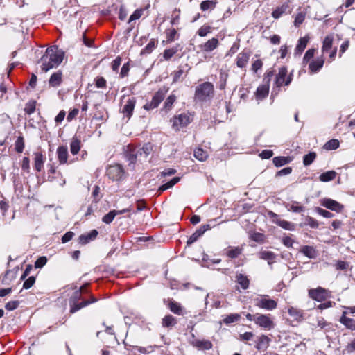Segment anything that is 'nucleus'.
Instances as JSON below:
<instances>
[{
    "mask_svg": "<svg viewBox=\"0 0 355 355\" xmlns=\"http://www.w3.org/2000/svg\"><path fill=\"white\" fill-rule=\"evenodd\" d=\"M64 55V51L57 46L48 48L40 59L42 70L47 72L49 70L57 67L62 62Z\"/></svg>",
    "mask_w": 355,
    "mask_h": 355,
    "instance_id": "1",
    "label": "nucleus"
},
{
    "mask_svg": "<svg viewBox=\"0 0 355 355\" xmlns=\"http://www.w3.org/2000/svg\"><path fill=\"white\" fill-rule=\"evenodd\" d=\"M85 289V286H81L79 290L76 291L72 296L69 299V306H70V313H74L75 312L78 311L80 309L89 305V304L92 302H95L96 300L92 297V300H83L81 302H79L78 301L82 297V293L83 292Z\"/></svg>",
    "mask_w": 355,
    "mask_h": 355,
    "instance_id": "2",
    "label": "nucleus"
},
{
    "mask_svg": "<svg viewBox=\"0 0 355 355\" xmlns=\"http://www.w3.org/2000/svg\"><path fill=\"white\" fill-rule=\"evenodd\" d=\"M214 87L210 82L203 83L196 87L195 98L199 101H206L214 96Z\"/></svg>",
    "mask_w": 355,
    "mask_h": 355,
    "instance_id": "3",
    "label": "nucleus"
},
{
    "mask_svg": "<svg viewBox=\"0 0 355 355\" xmlns=\"http://www.w3.org/2000/svg\"><path fill=\"white\" fill-rule=\"evenodd\" d=\"M171 121L173 122V128L175 131H179L180 128L187 126L191 122V118L189 114L182 113L173 116Z\"/></svg>",
    "mask_w": 355,
    "mask_h": 355,
    "instance_id": "4",
    "label": "nucleus"
},
{
    "mask_svg": "<svg viewBox=\"0 0 355 355\" xmlns=\"http://www.w3.org/2000/svg\"><path fill=\"white\" fill-rule=\"evenodd\" d=\"M292 81V73L287 76V69L285 67H282L279 69V72L276 76L275 85L277 87H280L282 85L288 86Z\"/></svg>",
    "mask_w": 355,
    "mask_h": 355,
    "instance_id": "5",
    "label": "nucleus"
},
{
    "mask_svg": "<svg viewBox=\"0 0 355 355\" xmlns=\"http://www.w3.org/2000/svg\"><path fill=\"white\" fill-rule=\"evenodd\" d=\"M107 175L112 180H121L124 176L125 171L120 164L110 165L107 168Z\"/></svg>",
    "mask_w": 355,
    "mask_h": 355,
    "instance_id": "6",
    "label": "nucleus"
},
{
    "mask_svg": "<svg viewBox=\"0 0 355 355\" xmlns=\"http://www.w3.org/2000/svg\"><path fill=\"white\" fill-rule=\"evenodd\" d=\"M309 295L314 300L322 302L331 297V293L327 289L318 287L315 289H310Z\"/></svg>",
    "mask_w": 355,
    "mask_h": 355,
    "instance_id": "7",
    "label": "nucleus"
},
{
    "mask_svg": "<svg viewBox=\"0 0 355 355\" xmlns=\"http://www.w3.org/2000/svg\"><path fill=\"white\" fill-rule=\"evenodd\" d=\"M255 323L260 327L268 330H270L275 327V323L269 315L257 313Z\"/></svg>",
    "mask_w": 355,
    "mask_h": 355,
    "instance_id": "8",
    "label": "nucleus"
},
{
    "mask_svg": "<svg viewBox=\"0 0 355 355\" xmlns=\"http://www.w3.org/2000/svg\"><path fill=\"white\" fill-rule=\"evenodd\" d=\"M255 305L259 308L271 311L277 308V303L275 300L269 299L268 295H263L261 298L255 300Z\"/></svg>",
    "mask_w": 355,
    "mask_h": 355,
    "instance_id": "9",
    "label": "nucleus"
},
{
    "mask_svg": "<svg viewBox=\"0 0 355 355\" xmlns=\"http://www.w3.org/2000/svg\"><path fill=\"white\" fill-rule=\"evenodd\" d=\"M165 96V92L159 89L153 96L152 101L144 105V108L146 110H150L156 108L162 101Z\"/></svg>",
    "mask_w": 355,
    "mask_h": 355,
    "instance_id": "10",
    "label": "nucleus"
},
{
    "mask_svg": "<svg viewBox=\"0 0 355 355\" xmlns=\"http://www.w3.org/2000/svg\"><path fill=\"white\" fill-rule=\"evenodd\" d=\"M290 1H285L282 6L277 7L272 12V16L275 19H279L284 14H290L291 12Z\"/></svg>",
    "mask_w": 355,
    "mask_h": 355,
    "instance_id": "11",
    "label": "nucleus"
},
{
    "mask_svg": "<svg viewBox=\"0 0 355 355\" xmlns=\"http://www.w3.org/2000/svg\"><path fill=\"white\" fill-rule=\"evenodd\" d=\"M135 148L136 150V153L137 154L139 161H141L142 159H146L153 150L152 145L149 143L144 144V146L141 148H140V147H135Z\"/></svg>",
    "mask_w": 355,
    "mask_h": 355,
    "instance_id": "12",
    "label": "nucleus"
},
{
    "mask_svg": "<svg viewBox=\"0 0 355 355\" xmlns=\"http://www.w3.org/2000/svg\"><path fill=\"white\" fill-rule=\"evenodd\" d=\"M210 228L211 227L209 224L202 225L189 238L187 242V245H190L196 242L207 230Z\"/></svg>",
    "mask_w": 355,
    "mask_h": 355,
    "instance_id": "13",
    "label": "nucleus"
},
{
    "mask_svg": "<svg viewBox=\"0 0 355 355\" xmlns=\"http://www.w3.org/2000/svg\"><path fill=\"white\" fill-rule=\"evenodd\" d=\"M322 205L326 208L337 212L341 211L343 208V206L339 202L330 198L324 199Z\"/></svg>",
    "mask_w": 355,
    "mask_h": 355,
    "instance_id": "14",
    "label": "nucleus"
},
{
    "mask_svg": "<svg viewBox=\"0 0 355 355\" xmlns=\"http://www.w3.org/2000/svg\"><path fill=\"white\" fill-rule=\"evenodd\" d=\"M219 44V41L217 38L213 37L206 42L205 44L200 46L202 51L205 52H210L216 49Z\"/></svg>",
    "mask_w": 355,
    "mask_h": 355,
    "instance_id": "15",
    "label": "nucleus"
},
{
    "mask_svg": "<svg viewBox=\"0 0 355 355\" xmlns=\"http://www.w3.org/2000/svg\"><path fill=\"white\" fill-rule=\"evenodd\" d=\"M136 103L135 98L132 97L129 98L127 103L124 105L122 110V112L130 119L132 116Z\"/></svg>",
    "mask_w": 355,
    "mask_h": 355,
    "instance_id": "16",
    "label": "nucleus"
},
{
    "mask_svg": "<svg viewBox=\"0 0 355 355\" xmlns=\"http://www.w3.org/2000/svg\"><path fill=\"white\" fill-rule=\"evenodd\" d=\"M288 313L295 320L301 321L304 318V311L296 307L288 306Z\"/></svg>",
    "mask_w": 355,
    "mask_h": 355,
    "instance_id": "17",
    "label": "nucleus"
},
{
    "mask_svg": "<svg viewBox=\"0 0 355 355\" xmlns=\"http://www.w3.org/2000/svg\"><path fill=\"white\" fill-rule=\"evenodd\" d=\"M250 53L248 52H241L238 54L236 58V65L239 68L245 67L249 60Z\"/></svg>",
    "mask_w": 355,
    "mask_h": 355,
    "instance_id": "18",
    "label": "nucleus"
},
{
    "mask_svg": "<svg viewBox=\"0 0 355 355\" xmlns=\"http://www.w3.org/2000/svg\"><path fill=\"white\" fill-rule=\"evenodd\" d=\"M58 158L60 164L67 163L68 157V148L67 146H59L57 149Z\"/></svg>",
    "mask_w": 355,
    "mask_h": 355,
    "instance_id": "19",
    "label": "nucleus"
},
{
    "mask_svg": "<svg viewBox=\"0 0 355 355\" xmlns=\"http://www.w3.org/2000/svg\"><path fill=\"white\" fill-rule=\"evenodd\" d=\"M98 232L96 230H92L89 233L86 234H82L79 236L80 243L85 245L89 243L90 241H93L97 236Z\"/></svg>",
    "mask_w": 355,
    "mask_h": 355,
    "instance_id": "20",
    "label": "nucleus"
},
{
    "mask_svg": "<svg viewBox=\"0 0 355 355\" xmlns=\"http://www.w3.org/2000/svg\"><path fill=\"white\" fill-rule=\"evenodd\" d=\"M35 159H34V168L37 171H41L45 158L44 157L42 153L36 152L34 153Z\"/></svg>",
    "mask_w": 355,
    "mask_h": 355,
    "instance_id": "21",
    "label": "nucleus"
},
{
    "mask_svg": "<svg viewBox=\"0 0 355 355\" xmlns=\"http://www.w3.org/2000/svg\"><path fill=\"white\" fill-rule=\"evenodd\" d=\"M125 157L130 164H135L138 160L137 154L135 147L128 146L125 153Z\"/></svg>",
    "mask_w": 355,
    "mask_h": 355,
    "instance_id": "22",
    "label": "nucleus"
},
{
    "mask_svg": "<svg viewBox=\"0 0 355 355\" xmlns=\"http://www.w3.org/2000/svg\"><path fill=\"white\" fill-rule=\"evenodd\" d=\"M347 313V311H344L343 313V315L341 316L340 319V322L344 324L347 328L355 330V320L346 317V314Z\"/></svg>",
    "mask_w": 355,
    "mask_h": 355,
    "instance_id": "23",
    "label": "nucleus"
},
{
    "mask_svg": "<svg viewBox=\"0 0 355 355\" xmlns=\"http://www.w3.org/2000/svg\"><path fill=\"white\" fill-rule=\"evenodd\" d=\"M269 92V85L265 84L260 85L257 89L256 96L258 99L262 100L266 98Z\"/></svg>",
    "mask_w": 355,
    "mask_h": 355,
    "instance_id": "24",
    "label": "nucleus"
},
{
    "mask_svg": "<svg viewBox=\"0 0 355 355\" xmlns=\"http://www.w3.org/2000/svg\"><path fill=\"white\" fill-rule=\"evenodd\" d=\"M62 83V73L60 71H58L56 73H53L50 79L49 80V84L50 86L56 87H58Z\"/></svg>",
    "mask_w": 355,
    "mask_h": 355,
    "instance_id": "25",
    "label": "nucleus"
},
{
    "mask_svg": "<svg viewBox=\"0 0 355 355\" xmlns=\"http://www.w3.org/2000/svg\"><path fill=\"white\" fill-rule=\"evenodd\" d=\"M236 282L241 286V287L245 290L249 287L250 281L247 276L243 274H237L236 276Z\"/></svg>",
    "mask_w": 355,
    "mask_h": 355,
    "instance_id": "26",
    "label": "nucleus"
},
{
    "mask_svg": "<svg viewBox=\"0 0 355 355\" xmlns=\"http://www.w3.org/2000/svg\"><path fill=\"white\" fill-rule=\"evenodd\" d=\"M270 339L265 335H262L259 338L258 343L256 345L257 349H266L268 345Z\"/></svg>",
    "mask_w": 355,
    "mask_h": 355,
    "instance_id": "27",
    "label": "nucleus"
},
{
    "mask_svg": "<svg viewBox=\"0 0 355 355\" xmlns=\"http://www.w3.org/2000/svg\"><path fill=\"white\" fill-rule=\"evenodd\" d=\"M324 64V60L322 58H318L313 60L309 64V69L312 72L318 71Z\"/></svg>",
    "mask_w": 355,
    "mask_h": 355,
    "instance_id": "28",
    "label": "nucleus"
},
{
    "mask_svg": "<svg viewBox=\"0 0 355 355\" xmlns=\"http://www.w3.org/2000/svg\"><path fill=\"white\" fill-rule=\"evenodd\" d=\"M81 141L77 137H73L70 143V150L73 155H76L80 149Z\"/></svg>",
    "mask_w": 355,
    "mask_h": 355,
    "instance_id": "29",
    "label": "nucleus"
},
{
    "mask_svg": "<svg viewBox=\"0 0 355 355\" xmlns=\"http://www.w3.org/2000/svg\"><path fill=\"white\" fill-rule=\"evenodd\" d=\"M194 345L200 349H205V350L211 349L212 346H213L212 343L209 340H196Z\"/></svg>",
    "mask_w": 355,
    "mask_h": 355,
    "instance_id": "30",
    "label": "nucleus"
},
{
    "mask_svg": "<svg viewBox=\"0 0 355 355\" xmlns=\"http://www.w3.org/2000/svg\"><path fill=\"white\" fill-rule=\"evenodd\" d=\"M242 251H243V249H242V248H240V247L229 248L226 250V255L231 259H235L241 254Z\"/></svg>",
    "mask_w": 355,
    "mask_h": 355,
    "instance_id": "31",
    "label": "nucleus"
},
{
    "mask_svg": "<svg viewBox=\"0 0 355 355\" xmlns=\"http://www.w3.org/2000/svg\"><path fill=\"white\" fill-rule=\"evenodd\" d=\"M336 173L334 171H329L322 173L319 176V180L321 182H329L335 179Z\"/></svg>",
    "mask_w": 355,
    "mask_h": 355,
    "instance_id": "32",
    "label": "nucleus"
},
{
    "mask_svg": "<svg viewBox=\"0 0 355 355\" xmlns=\"http://www.w3.org/2000/svg\"><path fill=\"white\" fill-rule=\"evenodd\" d=\"M259 257L262 259L267 260L269 264H271L276 258L274 252L270 251H261L259 253Z\"/></svg>",
    "mask_w": 355,
    "mask_h": 355,
    "instance_id": "33",
    "label": "nucleus"
},
{
    "mask_svg": "<svg viewBox=\"0 0 355 355\" xmlns=\"http://www.w3.org/2000/svg\"><path fill=\"white\" fill-rule=\"evenodd\" d=\"M180 178L178 177L173 178L171 180H170L167 183L164 184L162 186H160L158 189V191L159 193H162L164 191L173 187L175 184H177L180 181Z\"/></svg>",
    "mask_w": 355,
    "mask_h": 355,
    "instance_id": "34",
    "label": "nucleus"
},
{
    "mask_svg": "<svg viewBox=\"0 0 355 355\" xmlns=\"http://www.w3.org/2000/svg\"><path fill=\"white\" fill-rule=\"evenodd\" d=\"M307 42L308 38L305 37L300 38V40H298V44L295 48V53L300 55L306 48Z\"/></svg>",
    "mask_w": 355,
    "mask_h": 355,
    "instance_id": "35",
    "label": "nucleus"
},
{
    "mask_svg": "<svg viewBox=\"0 0 355 355\" xmlns=\"http://www.w3.org/2000/svg\"><path fill=\"white\" fill-rule=\"evenodd\" d=\"M273 164L277 167L282 166L291 162L288 157H275L272 159Z\"/></svg>",
    "mask_w": 355,
    "mask_h": 355,
    "instance_id": "36",
    "label": "nucleus"
},
{
    "mask_svg": "<svg viewBox=\"0 0 355 355\" xmlns=\"http://www.w3.org/2000/svg\"><path fill=\"white\" fill-rule=\"evenodd\" d=\"M170 310L175 314L182 315H183V309L181 305L176 302H171L169 303Z\"/></svg>",
    "mask_w": 355,
    "mask_h": 355,
    "instance_id": "37",
    "label": "nucleus"
},
{
    "mask_svg": "<svg viewBox=\"0 0 355 355\" xmlns=\"http://www.w3.org/2000/svg\"><path fill=\"white\" fill-rule=\"evenodd\" d=\"M216 1L206 0L201 2L200 7L202 11H206L209 9L213 10L216 7Z\"/></svg>",
    "mask_w": 355,
    "mask_h": 355,
    "instance_id": "38",
    "label": "nucleus"
},
{
    "mask_svg": "<svg viewBox=\"0 0 355 355\" xmlns=\"http://www.w3.org/2000/svg\"><path fill=\"white\" fill-rule=\"evenodd\" d=\"M340 142L338 139H332L328 141L323 146L327 150H336L339 147Z\"/></svg>",
    "mask_w": 355,
    "mask_h": 355,
    "instance_id": "39",
    "label": "nucleus"
},
{
    "mask_svg": "<svg viewBox=\"0 0 355 355\" xmlns=\"http://www.w3.org/2000/svg\"><path fill=\"white\" fill-rule=\"evenodd\" d=\"M316 158V153L311 152L303 157V164L305 166L311 165Z\"/></svg>",
    "mask_w": 355,
    "mask_h": 355,
    "instance_id": "40",
    "label": "nucleus"
},
{
    "mask_svg": "<svg viewBox=\"0 0 355 355\" xmlns=\"http://www.w3.org/2000/svg\"><path fill=\"white\" fill-rule=\"evenodd\" d=\"M194 157L199 161L203 162L207 158L208 154L207 151L198 148L194 150Z\"/></svg>",
    "mask_w": 355,
    "mask_h": 355,
    "instance_id": "41",
    "label": "nucleus"
},
{
    "mask_svg": "<svg viewBox=\"0 0 355 355\" xmlns=\"http://www.w3.org/2000/svg\"><path fill=\"white\" fill-rule=\"evenodd\" d=\"M301 252H302L309 258H314L316 254L315 249L313 247L309 245L303 246L301 250Z\"/></svg>",
    "mask_w": 355,
    "mask_h": 355,
    "instance_id": "42",
    "label": "nucleus"
},
{
    "mask_svg": "<svg viewBox=\"0 0 355 355\" xmlns=\"http://www.w3.org/2000/svg\"><path fill=\"white\" fill-rule=\"evenodd\" d=\"M176 323L175 322V319L173 316H172L171 315H166L163 319H162V325L163 327H173V325H175V324Z\"/></svg>",
    "mask_w": 355,
    "mask_h": 355,
    "instance_id": "43",
    "label": "nucleus"
},
{
    "mask_svg": "<svg viewBox=\"0 0 355 355\" xmlns=\"http://www.w3.org/2000/svg\"><path fill=\"white\" fill-rule=\"evenodd\" d=\"M333 44V38L331 36H327L324 41H323V45L322 47V52H327L332 47Z\"/></svg>",
    "mask_w": 355,
    "mask_h": 355,
    "instance_id": "44",
    "label": "nucleus"
},
{
    "mask_svg": "<svg viewBox=\"0 0 355 355\" xmlns=\"http://www.w3.org/2000/svg\"><path fill=\"white\" fill-rule=\"evenodd\" d=\"M116 216H117L116 210H112L103 217L102 220L106 224H110L113 221Z\"/></svg>",
    "mask_w": 355,
    "mask_h": 355,
    "instance_id": "45",
    "label": "nucleus"
},
{
    "mask_svg": "<svg viewBox=\"0 0 355 355\" xmlns=\"http://www.w3.org/2000/svg\"><path fill=\"white\" fill-rule=\"evenodd\" d=\"M178 51V47L165 49L163 53V57L166 60H170Z\"/></svg>",
    "mask_w": 355,
    "mask_h": 355,
    "instance_id": "46",
    "label": "nucleus"
},
{
    "mask_svg": "<svg viewBox=\"0 0 355 355\" xmlns=\"http://www.w3.org/2000/svg\"><path fill=\"white\" fill-rule=\"evenodd\" d=\"M241 316L238 313H233L227 315L223 319V322L226 324H229L239 320Z\"/></svg>",
    "mask_w": 355,
    "mask_h": 355,
    "instance_id": "47",
    "label": "nucleus"
},
{
    "mask_svg": "<svg viewBox=\"0 0 355 355\" xmlns=\"http://www.w3.org/2000/svg\"><path fill=\"white\" fill-rule=\"evenodd\" d=\"M156 46V42L154 40L150 41V42L142 49L141 54H148L150 53Z\"/></svg>",
    "mask_w": 355,
    "mask_h": 355,
    "instance_id": "48",
    "label": "nucleus"
},
{
    "mask_svg": "<svg viewBox=\"0 0 355 355\" xmlns=\"http://www.w3.org/2000/svg\"><path fill=\"white\" fill-rule=\"evenodd\" d=\"M15 150L17 153H22L24 148V138L21 136L17 137L15 141Z\"/></svg>",
    "mask_w": 355,
    "mask_h": 355,
    "instance_id": "49",
    "label": "nucleus"
},
{
    "mask_svg": "<svg viewBox=\"0 0 355 355\" xmlns=\"http://www.w3.org/2000/svg\"><path fill=\"white\" fill-rule=\"evenodd\" d=\"M176 100V96L173 94L170 95L166 100L164 103V109L166 110H170L173 106V104Z\"/></svg>",
    "mask_w": 355,
    "mask_h": 355,
    "instance_id": "50",
    "label": "nucleus"
},
{
    "mask_svg": "<svg viewBox=\"0 0 355 355\" xmlns=\"http://www.w3.org/2000/svg\"><path fill=\"white\" fill-rule=\"evenodd\" d=\"M277 224L281 227L288 230H292L294 228V225L293 223L284 220H278L277 221Z\"/></svg>",
    "mask_w": 355,
    "mask_h": 355,
    "instance_id": "51",
    "label": "nucleus"
},
{
    "mask_svg": "<svg viewBox=\"0 0 355 355\" xmlns=\"http://www.w3.org/2000/svg\"><path fill=\"white\" fill-rule=\"evenodd\" d=\"M211 27L208 25H204L201 26L198 31V35L200 37H205L208 33L211 32Z\"/></svg>",
    "mask_w": 355,
    "mask_h": 355,
    "instance_id": "52",
    "label": "nucleus"
},
{
    "mask_svg": "<svg viewBox=\"0 0 355 355\" xmlns=\"http://www.w3.org/2000/svg\"><path fill=\"white\" fill-rule=\"evenodd\" d=\"M144 10L143 9H137L130 17L128 23L130 24L131 21L139 19L142 14Z\"/></svg>",
    "mask_w": 355,
    "mask_h": 355,
    "instance_id": "53",
    "label": "nucleus"
},
{
    "mask_svg": "<svg viewBox=\"0 0 355 355\" xmlns=\"http://www.w3.org/2000/svg\"><path fill=\"white\" fill-rule=\"evenodd\" d=\"M264 237V235L259 232H254L250 236L252 240L259 243L263 242Z\"/></svg>",
    "mask_w": 355,
    "mask_h": 355,
    "instance_id": "54",
    "label": "nucleus"
},
{
    "mask_svg": "<svg viewBox=\"0 0 355 355\" xmlns=\"http://www.w3.org/2000/svg\"><path fill=\"white\" fill-rule=\"evenodd\" d=\"M19 302L17 300L10 301L6 304L5 308L8 311H13L19 306Z\"/></svg>",
    "mask_w": 355,
    "mask_h": 355,
    "instance_id": "55",
    "label": "nucleus"
},
{
    "mask_svg": "<svg viewBox=\"0 0 355 355\" xmlns=\"http://www.w3.org/2000/svg\"><path fill=\"white\" fill-rule=\"evenodd\" d=\"M35 282V277L34 276L29 277L24 283L23 288L25 289L30 288Z\"/></svg>",
    "mask_w": 355,
    "mask_h": 355,
    "instance_id": "56",
    "label": "nucleus"
},
{
    "mask_svg": "<svg viewBox=\"0 0 355 355\" xmlns=\"http://www.w3.org/2000/svg\"><path fill=\"white\" fill-rule=\"evenodd\" d=\"M316 211L320 215L322 216L324 218H332L334 216V214L332 213H331L330 211L324 210V209H323L322 208H320V207H317L316 208Z\"/></svg>",
    "mask_w": 355,
    "mask_h": 355,
    "instance_id": "57",
    "label": "nucleus"
},
{
    "mask_svg": "<svg viewBox=\"0 0 355 355\" xmlns=\"http://www.w3.org/2000/svg\"><path fill=\"white\" fill-rule=\"evenodd\" d=\"M314 53H315L314 49H309L304 54V56L303 58L304 62H308L311 59H312L314 56Z\"/></svg>",
    "mask_w": 355,
    "mask_h": 355,
    "instance_id": "58",
    "label": "nucleus"
},
{
    "mask_svg": "<svg viewBox=\"0 0 355 355\" xmlns=\"http://www.w3.org/2000/svg\"><path fill=\"white\" fill-rule=\"evenodd\" d=\"M47 262V259L46 257H41L36 260L35 262V267L36 268H40L43 267Z\"/></svg>",
    "mask_w": 355,
    "mask_h": 355,
    "instance_id": "59",
    "label": "nucleus"
},
{
    "mask_svg": "<svg viewBox=\"0 0 355 355\" xmlns=\"http://www.w3.org/2000/svg\"><path fill=\"white\" fill-rule=\"evenodd\" d=\"M95 84L98 88H105L106 87V80L103 77H97L95 80Z\"/></svg>",
    "mask_w": 355,
    "mask_h": 355,
    "instance_id": "60",
    "label": "nucleus"
},
{
    "mask_svg": "<svg viewBox=\"0 0 355 355\" xmlns=\"http://www.w3.org/2000/svg\"><path fill=\"white\" fill-rule=\"evenodd\" d=\"M304 20V15L302 12L298 13L295 17L294 24L295 26L298 27Z\"/></svg>",
    "mask_w": 355,
    "mask_h": 355,
    "instance_id": "61",
    "label": "nucleus"
},
{
    "mask_svg": "<svg viewBox=\"0 0 355 355\" xmlns=\"http://www.w3.org/2000/svg\"><path fill=\"white\" fill-rule=\"evenodd\" d=\"M74 236V233L72 232H67V233H65L62 237V242L63 243H65L69 241H71L73 238V236Z\"/></svg>",
    "mask_w": 355,
    "mask_h": 355,
    "instance_id": "62",
    "label": "nucleus"
},
{
    "mask_svg": "<svg viewBox=\"0 0 355 355\" xmlns=\"http://www.w3.org/2000/svg\"><path fill=\"white\" fill-rule=\"evenodd\" d=\"M263 62L261 60H255L252 65V69L254 71V72H257L259 69H260L262 67Z\"/></svg>",
    "mask_w": 355,
    "mask_h": 355,
    "instance_id": "63",
    "label": "nucleus"
},
{
    "mask_svg": "<svg viewBox=\"0 0 355 355\" xmlns=\"http://www.w3.org/2000/svg\"><path fill=\"white\" fill-rule=\"evenodd\" d=\"M79 110L77 108H74L72 110L69 112V113L67 115V119L68 121H71L72 119H73L78 114Z\"/></svg>",
    "mask_w": 355,
    "mask_h": 355,
    "instance_id": "64",
    "label": "nucleus"
}]
</instances>
